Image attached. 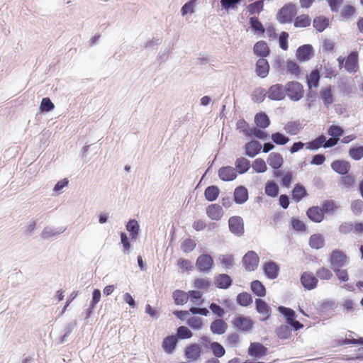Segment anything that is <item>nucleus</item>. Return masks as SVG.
<instances>
[{"instance_id":"f3484780","label":"nucleus","mask_w":363,"mask_h":363,"mask_svg":"<svg viewBox=\"0 0 363 363\" xmlns=\"http://www.w3.org/2000/svg\"><path fill=\"white\" fill-rule=\"evenodd\" d=\"M313 55V49L309 44L300 46L296 50V57L299 61L309 60Z\"/></svg>"},{"instance_id":"8fccbe9b","label":"nucleus","mask_w":363,"mask_h":363,"mask_svg":"<svg viewBox=\"0 0 363 363\" xmlns=\"http://www.w3.org/2000/svg\"><path fill=\"white\" fill-rule=\"evenodd\" d=\"M126 229L130 233V237L132 239H135L139 232V225L136 220H130L127 225Z\"/></svg>"},{"instance_id":"6e6d98bb","label":"nucleus","mask_w":363,"mask_h":363,"mask_svg":"<svg viewBox=\"0 0 363 363\" xmlns=\"http://www.w3.org/2000/svg\"><path fill=\"white\" fill-rule=\"evenodd\" d=\"M253 169L257 173L265 172L267 169L265 161L262 158L256 159L252 164Z\"/></svg>"},{"instance_id":"20e7f679","label":"nucleus","mask_w":363,"mask_h":363,"mask_svg":"<svg viewBox=\"0 0 363 363\" xmlns=\"http://www.w3.org/2000/svg\"><path fill=\"white\" fill-rule=\"evenodd\" d=\"M330 264L333 269L342 268L347 263L348 259L345 253L338 249L333 250L329 255Z\"/></svg>"},{"instance_id":"3c124183","label":"nucleus","mask_w":363,"mask_h":363,"mask_svg":"<svg viewBox=\"0 0 363 363\" xmlns=\"http://www.w3.org/2000/svg\"><path fill=\"white\" fill-rule=\"evenodd\" d=\"M189 299L196 305H201L203 303L202 293L200 291L191 290L188 291Z\"/></svg>"},{"instance_id":"473e14b6","label":"nucleus","mask_w":363,"mask_h":363,"mask_svg":"<svg viewBox=\"0 0 363 363\" xmlns=\"http://www.w3.org/2000/svg\"><path fill=\"white\" fill-rule=\"evenodd\" d=\"M235 165L236 172L242 174L248 171L250 162L247 158L241 157L236 160Z\"/></svg>"},{"instance_id":"393cba45","label":"nucleus","mask_w":363,"mask_h":363,"mask_svg":"<svg viewBox=\"0 0 363 363\" xmlns=\"http://www.w3.org/2000/svg\"><path fill=\"white\" fill-rule=\"evenodd\" d=\"M178 340L176 335H169L164 338L162 347L167 354H172L176 349Z\"/></svg>"},{"instance_id":"09e8293b","label":"nucleus","mask_w":363,"mask_h":363,"mask_svg":"<svg viewBox=\"0 0 363 363\" xmlns=\"http://www.w3.org/2000/svg\"><path fill=\"white\" fill-rule=\"evenodd\" d=\"M264 8V1L263 0L257 1L254 3L250 4L247 7V11L250 14H256L259 13Z\"/></svg>"},{"instance_id":"6e6552de","label":"nucleus","mask_w":363,"mask_h":363,"mask_svg":"<svg viewBox=\"0 0 363 363\" xmlns=\"http://www.w3.org/2000/svg\"><path fill=\"white\" fill-rule=\"evenodd\" d=\"M247 353L254 359H260L268 354L269 350L260 342H252L248 347Z\"/></svg>"},{"instance_id":"2f4dec72","label":"nucleus","mask_w":363,"mask_h":363,"mask_svg":"<svg viewBox=\"0 0 363 363\" xmlns=\"http://www.w3.org/2000/svg\"><path fill=\"white\" fill-rule=\"evenodd\" d=\"M301 129L302 126L299 121H289L284 126V131L291 135H297Z\"/></svg>"},{"instance_id":"7c9ffc66","label":"nucleus","mask_w":363,"mask_h":363,"mask_svg":"<svg viewBox=\"0 0 363 363\" xmlns=\"http://www.w3.org/2000/svg\"><path fill=\"white\" fill-rule=\"evenodd\" d=\"M267 162L271 167L278 169L282 166L284 159L280 153L272 152L268 157Z\"/></svg>"},{"instance_id":"69168bd1","label":"nucleus","mask_w":363,"mask_h":363,"mask_svg":"<svg viewBox=\"0 0 363 363\" xmlns=\"http://www.w3.org/2000/svg\"><path fill=\"white\" fill-rule=\"evenodd\" d=\"M220 263L225 268L230 269L233 266L234 264V258L231 255H221L220 257Z\"/></svg>"},{"instance_id":"f8f14e48","label":"nucleus","mask_w":363,"mask_h":363,"mask_svg":"<svg viewBox=\"0 0 363 363\" xmlns=\"http://www.w3.org/2000/svg\"><path fill=\"white\" fill-rule=\"evenodd\" d=\"M206 213L211 220L218 221L224 216V211L221 206L213 203L206 207Z\"/></svg>"},{"instance_id":"774afa93","label":"nucleus","mask_w":363,"mask_h":363,"mask_svg":"<svg viewBox=\"0 0 363 363\" xmlns=\"http://www.w3.org/2000/svg\"><path fill=\"white\" fill-rule=\"evenodd\" d=\"M343 130L340 126L332 125L328 130V133L332 137L337 138L342 136L343 134Z\"/></svg>"},{"instance_id":"de8ad7c7","label":"nucleus","mask_w":363,"mask_h":363,"mask_svg":"<svg viewBox=\"0 0 363 363\" xmlns=\"http://www.w3.org/2000/svg\"><path fill=\"white\" fill-rule=\"evenodd\" d=\"M237 303L242 306H248L252 303V298L250 294L242 292L238 295Z\"/></svg>"},{"instance_id":"052dcab7","label":"nucleus","mask_w":363,"mask_h":363,"mask_svg":"<svg viewBox=\"0 0 363 363\" xmlns=\"http://www.w3.org/2000/svg\"><path fill=\"white\" fill-rule=\"evenodd\" d=\"M278 311L285 316L288 323L295 319L296 313L294 310L284 306H279Z\"/></svg>"},{"instance_id":"aec40b11","label":"nucleus","mask_w":363,"mask_h":363,"mask_svg":"<svg viewBox=\"0 0 363 363\" xmlns=\"http://www.w3.org/2000/svg\"><path fill=\"white\" fill-rule=\"evenodd\" d=\"M255 72L261 78H265L269 72V64L265 58H259L255 64Z\"/></svg>"},{"instance_id":"0eeeda50","label":"nucleus","mask_w":363,"mask_h":363,"mask_svg":"<svg viewBox=\"0 0 363 363\" xmlns=\"http://www.w3.org/2000/svg\"><path fill=\"white\" fill-rule=\"evenodd\" d=\"M196 266L200 272H207L213 267L214 261L211 255L202 254L198 257L196 261Z\"/></svg>"},{"instance_id":"0e129e2a","label":"nucleus","mask_w":363,"mask_h":363,"mask_svg":"<svg viewBox=\"0 0 363 363\" xmlns=\"http://www.w3.org/2000/svg\"><path fill=\"white\" fill-rule=\"evenodd\" d=\"M187 324L194 330H199L202 328L203 322L201 318L193 316L188 319Z\"/></svg>"},{"instance_id":"6ab92c4d","label":"nucleus","mask_w":363,"mask_h":363,"mask_svg":"<svg viewBox=\"0 0 363 363\" xmlns=\"http://www.w3.org/2000/svg\"><path fill=\"white\" fill-rule=\"evenodd\" d=\"M218 177L225 182L233 181L237 177V172L233 167H223L218 170Z\"/></svg>"},{"instance_id":"bf43d9fd","label":"nucleus","mask_w":363,"mask_h":363,"mask_svg":"<svg viewBox=\"0 0 363 363\" xmlns=\"http://www.w3.org/2000/svg\"><path fill=\"white\" fill-rule=\"evenodd\" d=\"M193 335L192 332L186 326H180L177 330V337L180 339H189Z\"/></svg>"},{"instance_id":"37998d69","label":"nucleus","mask_w":363,"mask_h":363,"mask_svg":"<svg viewBox=\"0 0 363 363\" xmlns=\"http://www.w3.org/2000/svg\"><path fill=\"white\" fill-rule=\"evenodd\" d=\"M276 333L279 338L285 340L291 335V330L289 325H281L276 329Z\"/></svg>"},{"instance_id":"cd10ccee","label":"nucleus","mask_w":363,"mask_h":363,"mask_svg":"<svg viewBox=\"0 0 363 363\" xmlns=\"http://www.w3.org/2000/svg\"><path fill=\"white\" fill-rule=\"evenodd\" d=\"M261 149L262 145L257 140H251L245 145V155L250 157L257 155Z\"/></svg>"},{"instance_id":"72a5a7b5","label":"nucleus","mask_w":363,"mask_h":363,"mask_svg":"<svg viewBox=\"0 0 363 363\" xmlns=\"http://www.w3.org/2000/svg\"><path fill=\"white\" fill-rule=\"evenodd\" d=\"M220 194V189L217 186L211 185L208 186L204 191L205 199L208 201H216Z\"/></svg>"},{"instance_id":"a878e982","label":"nucleus","mask_w":363,"mask_h":363,"mask_svg":"<svg viewBox=\"0 0 363 363\" xmlns=\"http://www.w3.org/2000/svg\"><path fill=\"white\" fill-rule=\"evenodd\" d=\"M320 79V74L318 69L311 71L309 74L306 76V83L309 91L313 89H316L318 87Z\"/></svg>"},{"instance_id":"9b49d317","label":"nucleus","mask_w":363,"mask_h":363,"mask_svg":"<svg viewBox=\"0 0 363 363\" xmlns=\"http://www.w3.org/2000/svg\"><path fill=\"white\" fill-rule=\"evenodd\" d=\"M202 354L201 346L194 343L186 346L184 349V355L187 359L191 362L199 359Z\"/></svg>"},{"instance_id":"9d476101","label":"nucleus","mask_w":363,"mask_h":363,"mask_svg":"<svg viewBox=\"0 0 363 363\" xmlns=\"http://www.w3.org/2000/svg\"><path fill=\"white\" fill-rule=\"evenodd\" d=\"M228 225L230 232L235 235L241 236L244 233L243 220L240 216H232L228 220Z\"/></svg>"},{"instance_id":"5fc2aeb1","label":"nucleus","mask_w":363,"mask_h":363,"mask_svg":"<svg viewBox=\"0 0 363 363\" xmlns=\"http://www.w3.org/2000/svg\"><path fill=\"white\" fill-rule=\"evenodd\" d=\"M333 276L332 272L325 267H321L316 271V277L320 280H330Z\"/></svg>"},{"instance_id":"a211bd4d","label":"nucleus","mask_w":363,"mask_h":363,"mask_svg":"<svg viewBox=\"0 0 363 363\" xmlns=\"http://www.w3.org/2000/svg\"><path fill=\"white\" fill-rule=\"evenodd\" d=\"M331 168L335 172L342 175H345L350 172L351 169V164L348 161L337 160L331 163Z\"/></svg>"},{"instance_id":"49530a36","label":"nucleus","mask_w":363,"mask_h":363,"mask_svg":"<svg viewBox=\"0 0 363 363\" xmlns=\"http://www.w3.org/2000/svg\"><path fill=\"white\" fill-rule=\"evenodd\" d=\"M311 19L307 14H303L296 18L294 21L295 27L305 28L311 25Z\"/></svg>"},{"instance_id":"dca6fc26","label":"nucleus","mask_w":363,"mask_h":363,"mask_svg":"<svg viewBox=\"0 0 363 363\" xmlns=\"http://www.w3.org/2000/svg\"><path fill=\"white\" fill-rule=\"evenodd\" d=\"M256 310L262 316V320H267L269 318L272 309L262 299L255 300Z\"/></svg>"},{"instance_id":"f257e3e1","label":"nucleus","mask_w":363,"mask_h":363,"mask_svg":"<svg viewBox=\"0 0 363 363\" xmlns=\"http://www.w3.org/2000/svg\"><path fill=\"white\" fill-rule=\"evenodd\" d=\"M337 61L340 68H344L350 74H354L359 69V53L356 50L350 52L347 57L340 56Z\"/></svg>"},{"instance_id":"4be33fe9","label":"nucleus","mask_w":363,"mask_h":363,"mask_svg":"<svg viewBox=\"0 0 363 363\" xmlns=\"http://www.w3.org/2000/svg\"><path fill=\"white\" fill-rule=\"evenodd\" d=\"M233 284L232 278L226 274H219L214 278V284L222 289L229 288Z\"/></svg>"},{"instance_id":"e433bc0d","label":"nucleus","mask_w":363,"mask_h":363,"mask_svg":"<svg viewBox=\"0 0 363 363\" xmlns=\"http://www.w3.org/2000/svg\"><path fill=\"white\" fill-rule=\"evenodd\" d=\"M188 292L182 290H175L173 292L172 297L176 305H184L189 300Z\"/></svg>"},{"instance_id":"a18cd8bd","label":"nucleus","mask_w":363,"mask_h":363,"mask_svg":"<svg viewBox=\"0 0 363 363\" xmlns=\"http://www.w3.org/2000/svg\"><path fill=\"white\" fill-rule=\"evenodd\" d=\"M196 247V242L194 239L186 238L181 243V250L184 253H189L194 250Z\"/></svg>"},{"instance_id":"c756f323","label":"nucleus","mask_w":363,"mask_h":363,"mask_svg":"<svg viewBox=\"0 0 363 363\" xmlns=\"http://www.w3.org/2000/svg\"><path fill=\"white\" fill-rule=\"evenodd\" d=\"M308 244L312 249H321L325 245L324 236L320 233L313 234L309 238Z\"/></svg>"},{"instance_id":"4468645a","label":"nucleus","mask_w":363,"mask_h":363,"mask_svg":"<svg viewBox=\"0 0 363 363\" xmlns=\"http://www.w3.org/2000/svg\"><path fill=\"white\" fill-rule=\"evenodd\" d=\"M286 95L285 86L277 84L271 86L267 91V96L272 100H281Z\"/></svg>"},{"instance_id":"e2e57ef3","label":"nucleus","mask_w":363,"mask_h":363,"mask_svg":"<svg viewBox=\"0 0 363 363\" xmlns=\"http://www.w3.org/2000/svg\"><path fill=\"white\" fill-rule=\"evenodd\" d=\"M211 285L210 280L208 278H196L194 281V286L199 289H206Z\"/></svg>"},{"instance_id":"c85d7f7f","label":"nucleus","mask_w":363,"mask_h":363,"mask_svg":"<svg viewBox=\"0 0 363 363\" xmlns=\"http://www.w3.org/2000/svg\"><path fill=\"white\" fill-rule=\"evenodd\" d=\"M248 199V191L243 186L235 188L234 191V201L238 204H242Z\"/></svg>"},{"instance_id":"79ce46f5","label":"nucleus","mask_w":363,"mask_h":363,"mask_svg":"<svg viewBox=\"0 0 363 363\" xmlns=\"http://www.w3.org/2000/svg\"><path fill=\"white\" fill-rule=\"evenodd\" d=\"M265 194L270 197H276L279 194L278 185L272 181H268L265 185Z\"/></svg>"},{"instance_id":"a19ab883","label":"nucleus","mask_w":363,"mask_h":363,"mask_svg":"<svg viewBox=\"0 0 363 363\" xmlns=\"http://www.w3.org/2000/svg\"><path fill=\"white\" fill-rule=\"evenodd\" d=\"M313 27L318 31H323L329 25L328 19L323 16H318L314 18Z\"/></svg>"},{"instance_id":"2eb2a0df","label":"nucleus","mask_w":363,"mask_h":363,"mask_svg":"<svg viewBox=\"0 0 363 363\" xmlns=\"http://www.w3.org/2000/svg\"><path fill=\"white\" fill-rule=\"evenodd\" d=\"M319 96L323 101V105L328 108L334 102V96L331 85L322 87L319 91Z\"/></svg>"},{"instance_id":"c9c22d12","label":"nucleus","mask_w":363,"mask_h":363,"mask_svg":"<svg viewBox=\"0 0 363 363\" xmlns=\"http://www.w3.org/2000/svg\"><path fill=\"white\" fill-rule=\"evenodd\" d=\"M250 288L252 291V293L259 296V297H264L266 296V289L263 284L259 281V280H255L251 282Z\"/></svg>"},{"instance_id":"58836bf2","label":"nucleus","mask_w":363,"mask_h":363,"mask_svg":"<svg viewBox=\"0 0 363 363\" xmlns=\"http://www.w3.org/2000/svg\"><path fill=\"white\" fill-rule=\"evenodd\" d=\"M277 176H281V185L286 188H290L295 179L294 174L291 171L277 172Z\"/></svg>"},{"instance_id":"f03ea898","label":"nucleus","mask_w":363,"mask_h":363,"mask_svg":"<svg viewBox=\"0 0 363 363\" xmlns=\"http://www.w3.org/2000/svg\"><path fill=\"white\" fill-rule=\"evenodd\" d=\"M286 95L292 101H299L303 97L304 89L303 85L296 81L289 82L285 85Z\"/></svg>"},{"instance_id":"c03bdc74","label":"nucleus","mask_w":363,"mask_h":363,"mask_svg":"<svg viewBox=\"0 0 363 363\" xmlns=\"http://www.w3.org/2000/svg\"><path fill=\"white\" fill-rule=\"evenodd\" d=\"M250 26L252 29L254 30L255 33L257 34H263L265 31V29L262 25V23L259 21L258 18L257 17H251L249 19Z\"/></svg>"},{"instance_id":"338daca9","label":"nucleus","mask_w":363,"mask_h":363,"mask_svg":"<svg viewBox=\"0 0 363 363\" xmlns=\"http://www.w3.org/2000/svg\"><path fill=\"white\" fill-rule=\"evenodd\" d=\"M196 6V0H191L186 2L182 8V15L191 14L194 12V7Z\"/></svg>"},{"instance_id":"bb28decb","label":"nucleus","mask_w":363,"mask_h":363,"mask_svg":"<svg viewBox=\"0 0 363 363\" xmlns=\"http://www.w3.org/2000/svg\"><path fill=\"white\" fill-rule=\"evenodd\" d=\"M308 196L306 188L301 184H296L291 192V198L296 202L298 203Z\"/></svg>"},{"instance_id":"7ed1b4c3","label":"nucleus","mask_w":363,"mask_h":363,"mask_svg":"<svg viewBox=\"0 0 363 363\" xmlns=\"http://www.w3.org/2000/svg\"><path fill=\"white\" fill-rule=\"evenodd\" d=\"M296 13L295 5L291 3L286 4L279 11L277 18L281 23H291Z\"/></svg>"},{"instance_id":"423d86ee","label":"nucleus","mask_w":363,"mask_h":363,"mask_svg":"<svg viewBox=\"0 0 363 363\" xmlns=\"http://www.w3.org/2000/svg\"><path fill=\"white\" fill-rule=\"evenodd\" d=\"M232 323L235 329L241 332H248L253 326V322L250 318L241 315L235 317Z\"/></svg>"},{"instance_id":"4c0bfd02","label":"nucleus","mask_w":363,"mask_h":363,"mask_svg":"<svg viewBox=\"0 0 363 363\" xmlns=\"http://www.w3.org/2000/svg\"><path fill=\"white\" fill-rule=\"evenodd\" d=\"M209 349L215 358H220L225 354V350L223 346L218 342H211L209 345Z\"/></svg>"},{"instance_id":"1a4fd4ad","label":"nucleus","mask_w":363,"mask_h":363,"mask_svg":"<svg viewBox=\"0 0 363 363\" xmlns=\"http://www.w3.org/2000/svg\"><path fill=\"white\" fill-rule=\"evenodd\" d=\"M302 286L307 290H312L317 287L318 279L311 272H304L300 278Z\"/></svg>"},{"instance_id":"39448f33","label":"nucleus","mask_w":363,"mask_h":363,"mask_svg":"<svg viewBox=\"0 0 363 363\" xmlns=\"http://www.w3.org/2000/svg\"><path fill=\"white\" fill-rule=\"evenodd\" d=\"M259 262V257L254 251L247 252L242 258V264L245 270L248 272L255 271Z\"/></svg>"},{"instance_id":"4d7b16f0","label":"nucleus","mask_w":363,"mask_h":363,"mask_svg":"<svg viewBox=\"0 0 363 363\" xmlns=\"http://www.w3.org/2000/svg\"><path fill=\"white\" fill-rule=\"evenodd\" d=\"M240 342V335L236 333H230L227 335L225 343L230 347H235Z\"/></svg>"},{"instance_id":"603ef678","label":"nucleus","mask_w":363,"mask_h":363,"mask_svg":"<svg viewBox=\"0 0 363 363\" xmlns=\"http://www.w3.org/2000/svg\"><path fill=\"white\" fill-rule=\"evenodd\" d=\"M271 138L275 144L279 145H284L289 141V138L279 132L272 133Z\"/></svg>"},{"instance_id":"ea45409f","label":"nucleus","mask_w":363,"mask_h":363,"mask_svg":"<svg viewBox=\"0 0 363 363\" xmlns=\"http://www.w3.org/2000/svg\"><path fill=\"white\" fill-rule=\"evenodd\" d=\"M325 142V136L323 135H320L315 139L311 142L306 143V147L308 150H318L321 147H323L324 143Z\"/></svg>"},{"instance_id":"13d9d810","label":"nucleus","mask_w":363,"mask_h":363,"mask_svg":"<svg viewBox=\"0 0 363 363\" xmlns=\"http://www.w3.org/2000/svg\"><path fill=\"white\" fill-rule=\"evenodd\" d=\"M350 157L354 160H359L363 157V146L352 147L349 150Z\"/></svg>"},{"instance_id":"412c9836","label":"nucleus","mask_w":363,"mask_h":363,"mask_svg":"<svg viewBox=\"0 0 363 363\" xmlns=\"http://www.w3.org/2000/svg\"><path fill=\"white\" fill-rule=\"evenodd\" d=\"M253 52L256 56L264 58L270 54V49L265 41L259 40L254 45Z\"/></svg>"},{"instance_id":"b1692460","label":"nucleus","mask_w":363,"mask_h":363,"mask_svg":"<svg viewBox=\"0 0 363 363\" xmlns=\"http://www.w3.org/2000/svg\"><path fill=\"white\" fill-rule=\"evenodd\" d=\"M228 324L221 318L216 319L211 322L210 330L213 334L223 335L228 330Z\"/></svg>"},{"instance_id":"ddd939ff","label":"nucleus","mask_w":363,"mask_h":363,"mask_svg":"<svg viewBox=\"0 0 363 363\" xmlns=\"http://www.w3.org/2000/svg\"><path fill=\"white\" fill-rule=\"evenodd\" d=\"M306 216L310 220L314 223H321L325 219L323 210L320 206H313L306 211Z\"/></svg>"},{"instance_id":"864d4df0","label":"nucleus","mask_w":363,"mask_h":363,"mask_svg":"<svg viewBox=\"0 0 363 363\" xmlns=\"http://www.w3.org/2000/svg\"><path fill=\"white\" fill-rule=\"evenodd\" d=\"M321 208L323 210L324 214L325 213H333L338 208V206L333 200H325L323 202Z\"/></svg>"},{"instance_id":"5701e85b","label":"nucleus","mask_w":363,"mask_h":363,"mask_svg":"<svg viewBox=\"0 0 363 363\" xmlns=\"http://www.w3.org/2000/svg\"><path fill=\"white\" fill-rule=\"evenodd\" d=\"M263 270L269 279H274L279 275V267L274 262L269 261L263 264Z\"/></svg>"},{"instance_id":"f704fd0d","label":"nucleus","mask_w":363,"mask_h":363,"mask_svg":"<svg viewBox=\"0 0 363 363\" xmlns=\"http://www.w3.org/2000/svg\"><path fill=\"white\" fill-rule=\"evenodd\" d=\"M255 123L259 128H267L270 125V120L264 112H259L255 116Z\"/></svg>"},{"instance_id":"680f3d73","label":"nucleus","mask_w":363,"mask_h":363,"mask_svg":"<svg viewBox=\"0 0 363 363\" xmlns=\"http://www.w3.org/2000/svg\"><path fill=\"white\" fill-rule=\"evenodd\" d=\"M292 228L298 232H305L306 230V224L298 218H292L291 220Z\"/></svg>"}]
</instances>
